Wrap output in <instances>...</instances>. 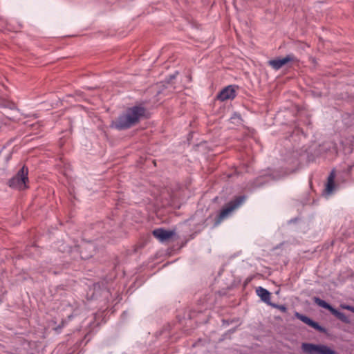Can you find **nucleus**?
Masks as SVG:
<instances>
[{
  "label": "nucleus",
  "instance_id": "nucleus-1",
  "mask_svg": "<svg viewBox=\"0 0 354 354\" xmlns=\"http://www.w3.org/2000/svg\"><path fill=\"white\" fill-rule=\"evenodd\" d=\"M145 113V109L140 106L129 108L112 122V127L118 130L129 129L138 123Z\"/></svg>",
  "mask_w": 354,
  "mask_h": 354
},
{
  "label": "nucleus",
  "instance_id": "nucleus-2",
  "mask_svg": "<svg viewBox=\"0 0 354 354\" xmlns=\"http://www.w3.org/2000/svg\"><path fill=\"white\" fill-rule=\"evenodd\" d=\"M28 168L23 167L15 176L9 181V185L11 187L18 189H24L26 188V182L28 181Z\"/></svg>",
  "mask_w": 354,
  "mask_h": 354
},
{
  "label": "nucleus",
  "instance_id": "nucleus-3",
  "mask_svg": "<svg viewBox=\"0 0 354 354\" xmlns=\"http://www.w3.org/2000/svg\"><path fill=\"white\" fill-rule=\"evenodd\" d=\"M302 351L308 354H337V353L324 344H314L310 343H303Z\"/></svg>",
  "mask_w": 354,
  "mask_h": 354
},
{
  "label": "nucleus",
  "instance_id": "nucleus-4",
  "mask_svg": "<svg viewBox=\"0 0 354 354\" xmlns=\"http://www.w3.org/2000/svg\"><path fill=\"white\" fill-rule=\"evenodd\" d=\"M244 201V197L240 196L234 201L230 202L220 213L216 223L219 224L223 220L230 216L232 212L236 209Z\"/></svg>",
  "mask_w": 354,
  "mask_h": 354
},
{
  "label": "nucleus",
  "instance_id": "nucleus-5",
  "mask_svg": "<svg viewBox=\"0 0 354 354\" xmlns=\"http://www.w3.org/2000/svg\"><path fill=\"white\" fill-rule=\"evenodd\" d=\"M174 234V230H166L162 228L156 229L153 231V235L162 243L167 241Z\"/></svg>",
  "mask_w": 354,
  "mask_h": 354
},
{
  "label": "nucleus",
  "instance_id": "nucleus-6",
  "mask_svg": "<svg viewBox=\"0 0 354 354\" xmlns=\"http://www.w3.org/2000/svg\"><path fill=\"white\" fill-rule=\"evenodd\" d=\"M295 59V57L292 55H288L283 58H279L276 59L270 60L268 62V64L272 66L274 70H279L284 65L288 64L290 62H292Z\"/></svg>",
  "mask_w": 354,
  "mask_h": 354
},
{
  "label": "nucleus",
  "instance_id": "nucleus-7",
  "mask_svg": "<svg viewBox=\"0 0 354 354\" xmlns=\"http://www.w3.org/2000/svg\"><path fill=\"white\" fill-rule=\"evenodd\" d=\"M236 97V90L234 86H228L223 88L218 94V99L221 101L232 100Z\"/></svg>",
  "mask_w": 354,
  "mask_h": 354
},
{
  "label": "nucleus",
  "instance_id": "nucleus-8",
  "mask_svg": "<svg viewBox=\"0 0 354 354\" xmlns=\"http://www.w3.org/2000/svg\"><path fill=\"white\" fill-rule=\"evenodd\" d=\"M335 172L333 171L329 176L328 177V181L326 185V188L324 190V194L326 196L330 195L333 190L335 189V184H334V179H335Z\"/></svg>",
  "mask_w": 354,
  "mask_h": 354
},
{
  "label": "nucleus",
  "instance_id": "nucleus-9",
  "mask_svg": "<svg viewBox=\"0 0 354 354\" xmlns=\"http://www.w3.org/2000/svg\"><path fill=\"white\" fill-rule=\"evenodd\" d=\"M257 295L263 301L268 304H271L270 302V293L268 290L263 288V287H257L256 289Z\"/></svg>",
  "mask_w": 354,
  "mask_h": 354
},
{
  "label": "nucleus",
  "instance_id": "nucleus-10",
  "mask_svg": "<svg viewBox=\"0 0 354 354\" xmlns=\"http://www.w3.org/2000/svg\"><path fill=\"white\" fill-rule=\"evenodd\" d=\"M296 316L304 323L308 324V326L313 327V328L317 329L319 331H322L323 330L322 328L317 322H315L309 317L303 315H300L299 313H297Z\"/></svg>",
  "mask_w": 354,
  "mask_h": 354
},
{
  "label": "nucleus",
  "instance_id": "nucleus-11",
  "mask_svg": "<svg viewBox=\"0 0 354 354\" xmlns=\"http://www.w3.org/2000/svg\"><path fill=\"white\" fill-rule=\"evenodd\" d=\"M331 313L344 323L348 324L350 322L349 319L343 313L338 311L335 308L333 309Z\"/></svg>",
  "mask_w": 354,
  "mask_h": 354
},
{
  "label": "nucleus",
  "instance_id": "nucleus-12",
  "mask_svg": "<svg viewBox=\"0 0 354 354\" xmlns=\"http://www.w3.org/2000/svg\"><path fill=\"white\" fill-rule=\"evenodd\" d=\"M314 301L319 306L322 307L326 309H328L330 313L332 312L333 309L334 308L330 304L326 303L325 301H324L318 297H315Z\"/></svg>",
  "mask_w": 354,
  "mask_h": 354
},
{
  "label": "nucleus",
  "instance_id": "nucleus-13",
  "mask_svg": "<svg viewBox=\"0 0 354 354\" xmlns=\"http://www.w3.org/2000/svg\"><path fill=\"white\" fill-rule=\"evenodd\" d=\"M270 305L274 308H278L281 312L285 313L287 310V308L284 305H277V304H271Z\"/></svg>",
  "mask_w": 354,
  "mask_h": 354
},
{
  "label": "nucleus",
  "instance_id": "nucleus-14",
  "mask_svg": "<svg viewBox=\"0 0 354 354\" xmlns=\"http://www.w3.org/2000/svg\"><path fill=\"white\" fill-rule=\"evenodd\" d=\"M341 307L344 309H346V310H348L353 313H354V307L351 306H348V305H342Z\"/></svg>",
  "mask_w": 354,
  "mask_h": 354
}]
</instances>
